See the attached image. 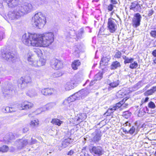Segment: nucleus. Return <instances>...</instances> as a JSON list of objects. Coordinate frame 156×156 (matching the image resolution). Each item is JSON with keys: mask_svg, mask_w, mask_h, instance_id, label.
I'll list each match as a JSON object with an SVG mask.
<instances>
[{"mask_svg": "<svg viewBox=\"0 0 156 156\" xmlns=\"http://www.w3.org/2000/svg\"><path fill=\"white\" fill-rule=\"evenodd\" d=\"M22 41L26 45L36 47H45L51 44L54 41V35L52 32L43 34H25Z\"/></svg>", "mask_w": 156, "mask_h": 156, "instance_id": "f257e3e1", "label": "nucleus"}, {"mask_svg": "<svg viewBox=\"0 0 156 156\" xmlns=\"http://www.w3.org/2000/svg\"><path fill=\"white\" fill-rule=\"evenodd\" d=\"M32 21L34 25L39 29L44 27L46 23V18L41 12L35 14L32 18Z\"/></svg>", "mask_w": 156, "mask_h": 156, "instance_id": "f03ea898", "label": "nucleus"}, {"mask_svg": "<svg viewBox=\"0 0 156 156\" xmlns=\"http://www.w3.org/2000/svg\"><path fill=\"white\" fill-rule=\"evenodd\" d=\"M113 20L112 18H109L107 22V27L111 33L115 32L117 28V25Z\"/></svg>", "mask_w": 156, "mask_h": 156, "instance_id": "7ed1b4c3", "label": "nucleus"}, {"mask_svg": "<svg viewBox=\"0 0 156 156\" xmlns=\"http://www.w3.org/2000/svg\"><path fill=\"white\" fill-rule=\"evenodd\" d=\"M16 144H17L18 148L21 149L26 145H29L28 140L24 138L18 139L16 140Z\"/></svg>", "mask_w": 156, "mask_h": 156, "instance_id": "20e7f679", "label": "nucleus"}, {"mask_svg": "<svg viewBox=\"0 0 156 156\" xmlns=\"http://www.w3.org/2000/svg\"><path fill=\"white\" fill-rule=\"evenodd\" d=\"M102 148L100 146H93L90 150L92 154L98 155V156L101 155L104 153Z\"/></svg>", "mask_w": 156, "mask_h": 156, "instance_id": "39448f33", "label": "nucleus"}, {"mask_svg": "<svg viewBox=\"0 0 156 156\" xmlns=\"http://www.w3.org/2000/svg\"><path fill=\"white\" fill-rule=\"evenodd\" d=\"M33 106V104L30 102L25 101L21 104L18 105V108L21 110H26L31 108Z\"/></svg>", "mask_w": 156, "mask_h": 156, "instance_id": "423d86ee", "label": "nucleus"}, {"mask_svg": "<svg viewBox=\"0 0 156 156\" xmlns=\"http://www.w3.org/2000/svg\"><path fill=\"white\" fill-rule=\"evenodd\" d=\"M134 16L136 18V19L133 20L132 25L134 27L136 28L140 25L141 16L138 13H136Z\"/></svg>", "mask_w": 156, "mask_h": 156, "instance_id": "0eeeda50", "label": "nucleus"}, {"mask_svg": "<svg viewBox=\"0 0 156 156\" xmlns=\"http://www.w3.org/2000/svg\"><path fill=\"white\" fill-rule=\"evenodd\" d=\"M93 137L92 140L95 143L98 142L101 139V132L100 131L97 130L92 134Z\"/></svg>", "mask_w": 156, "mask_h": 156, "instance_id": "6e6552de", "label": "nucleus"}, {"mask_svg": "<svg viewBox=\"0 0 156 156\" xmlns=\"http://www.w3.org/2000/svg\"><path fill=\"white\" fill-rule=\"evenodd\" d=\"M55 91V90L54 88L48 87L42 89L41 93L45 96L51 95Z\"/></svg>", "mask_w": 156, "mask_h": 156, "instance_id": "1a4fd4ad", "label": "nucleus"}, {"mask_svg": "<svg viewBox=\"0 0 156 156\" xmlns=\"http://www.w3.org/2000/svg\"><path fill=\"white\" fill-rule=\"evenodd\" d=\"M140 8L139 4L136 1L131 2L129 6V9L133 10L135 12L138 11Z\"/></svg>", "mask_w": 156, "mask_h": 156, "instance_id": "9d476101", "label": "nucleus"}, {"mask_svg": "<svg viewBox=\"0 0 156 156\" xmlns=\"http://www.w3.org/2000/svg\"><path fill=\"white\" fill-rule=\"evenodd\" d=\"M0 56L2 58L4 59L7 61L10 59H12L14 57L12 55V53L10 52L5 53L2 52Z\"/></svg>", "mask_w": 156, "mask_h": 156, "instance_id": "9b49d317", "label": "nucleus"}, {"mask_svg": "<svg viewBox=\"0 0 156 156\" xmlns=\"http://www.w3.org/2000/svg\"><path fill=\"white\" fill-rule=\"evenodd\" d=\"M21 10L25 12L30 11L33 8L32 4L30 3H25L21 7Z\"/></svg>", "mask_w": 156, "mask_h": 156, "instance_id": "f8f14e48", "label": "nucleus"}, {"mask_svg": "<svg viewBox=\"0 0 156 156\" xmlns=\"http://www.w3.org/2000/svg\"><path fill=\"white\" fill-rule=\"evenodd\" d=\"M62 65L61 61L56 59L55 60L54 63L52 64V66L54 69L58 70L62 67Z\"/></svg>", "mask_w": 156, "mask_h": 156, "instance_id": "ddd939ff", "label": "nucleus"}, {"mask_svg": "<svg viewBox=\"0 0 156 156\" xmlns=\"http://www.w3.org/2000/svg\"><path fill=\"white\" fill-rule=\"evenodd\" d=\"M80 61L79 59L75 60L72 63L71 66L74 70H76L78 69V67L81 65Z\"/></svg>", "mask_w": 156, "mask_h": 156, "instance_id": "4468645a", "label": "nucleus"}, {"mask_svg": "<svg viewBox=\"0 0 156 156\" xmlns=\"http://www.w3.org/2000/svg\"><path fill=\"white\" fill-rule=\"evenodd\" d=\"M19 0H9L7 4L9 8H13L17 5Z\"/></svg>", "mask_w": 156, "mask_h": 156, "instance_id": "2eb2a0df", "label": "nucleus"}, {"mask_svg": "<svg viewBox=\"0 0 156 156\" xmlns=\"http://www.w3.org/2000/svg\"><path fill=\"white\" fill-rule=\"evenodd\" d=\"M72 142V140L71 139L68 138L66 139L62 142V147L63 148H65L68 146Z\"/></svg>", "mask_w": 156, "mask_h": 156, "instance_id": "dca6fc26", "label": "nucleus"}, {"mask_svg": "<svg viewBox=\"0 0 156 156\" xmlns=\"http://www.w3.org/2000/svg\"><path fill=\"white\" fill-rule=\"evenodd\" d=\"M109 61V58L107 56H103L100 61V64L102 66H105L108 64Z\"/></svg>", "mask_w": 156, "mask_h": 156, "instance_id": "f3484780", "label": "nucleus"}, {"mask_svg": "<svg viewBox=\"0 0 156 156\" xmlns=\"http://www.w3.org/2000/svg\"><path fill=\"white\" fill-rule=\"evenodd\" d=\"M112 69H115L121 66L120 63L118 61L113 62L111 66Z\"/></svg>", "mask_w": 156, "mask_h": 156, "instance_id": "a211bd4d", "label": "nucleus"}, {"mask_svg": "<svg viewBox=\"0 0 156 156\" xmlns=\"http://www.w3.org/2000/svg\"><path fill=\"white\" fill-rule=\"evenodd\" d=\"M51 122L53 124L60 126L63 122L57 119H53Z\"/></svg>", "mask_w": 156, "mask_h": 156, "instance_id": "6ab92c4d", "label": "nucleus"}, {"mask_svg": "<svg viewBox=\"0 0 156 156\" xmlns=\"http://www.w3.org/2000/svg\"><path fill=\"white\" fill-rule=\"evenodd\" d=\"M122 58L124 59V63L125 64L131 63L133 62L134 60V59L133 58H129L126 56L124 55L122 57Z\"/></svg>", "mask_w": 156, "mask_h": 156, "instance_id": "aec40b11", "label": "nucleus"}, {"mask_svg": "<svg viewBox=\"0 0 156 156\" xmlns=\"http://www.w3.org/2000/svg\"><path fill=\"white\" fill-rule=\"evenodd\" d=\"M39 124V121L37 119L32 120L30 123L31 126L34 127H37Z\"/></svg>", "mask_w": 156, "mask_h": 156, "instance_id": "412c9836", "label": "nucleus"}, {"mask_svg": "<svg viewBox=\"0 0 156 156\" xmlns=\"http://www.w3.org/2000/svg\"><path fill=\"white\" fill-rule=\"evenodd\" d=\"M119 84V83L118 82V81H113L112 83H111L109 84V85L110 87L109 88H114L117 87Z\"/></svg>", "mask_w": 156, "mask_h": 156, "instance_id": "4be33fe9", "label": "nucleus"}, {"mask_svg": "<svg viewBox=\"0 0 156 156\" xmlns=\"http://www.w3.org/2000/svg\"><path fill=\"white\" fill-rule=\"evenodd\" d=\"M52 107L51 106V104H48L45 107H44L43 108H41L37 110V111H38L40 110L41 112L45 111V110H48L50 109V108H51Z\"/></svg>", "mask_w": 156, "mask_h": 156, "instance_id": "5701e85b", "label": "nucleus"}, {"mask_svg": "<svg viewBox=\"0 0 156 156\" xmlns=\"http://www.w3.org/2000/svg\"><path fill=\"white\" fill-rule=\"evenodd\" d=\"M131 114V113L129 111H126L123 112L122 116L125 118L127 119L130 116Z\"/></svg>", "mask_w": 156, "mask_h": 156, "instance_id": "b1692460", "label": "nucleus"}, {"mask_svg": "<svg viewBox=\"0 0 156 156\" xmlns=\"http://www.w3.org/2000/svg\"><path fill=\"white\" fill-rule=\"evenodd\" d=\"M9 150V147L6 145H3L0 147V152L2 153L7 152Z\"/></svg>", "mask_w": 156, "mask_h": 156, "instance_id": "393cba45", "label": "nucleus"}, {"mask_svg": "<svg viewBox=\"0 0 156 156\" xmlns=\"http://www.w3.org/2000/svg\"><path fill=\"white\" fill-rule=\"evenodd\" d=\"M150 34L151 37L156 38V28L153 29V30L151 31Z\"/></svg>", "mask_w": 156, "mask_h": 156, "instance_id": "a878e982", "label": "nucleus"}, {"mask_svg": "<svg viewBox=\"0 0 156 156\" xmlns=\"http://www.w3.org/2000/svg\"><path fill=\"white\" fill-rule=\"evenodd\" d=\"M138 66V64L136 61L134 62L133 63H131L129 66V67L132 69H136Z\"/></svg>", "mask_w": 156, "mask_h": 156, "instance_id": "bb28decb", "label": "nucleus"}, {"mask_svg": "<svg viewBox=\"0 0 156 156\" xmlns=\"http://www.w3.org/2000/svg\"><path fill=\"white\" fill-rule=\"evenodd\" d=\"M31 78L28 77L22 80V83L21 84L23 83H28L31 82Z\"/></svg>", "mask_w": 156, "mask_h": 156, "instance_id": "cd10ccee", "label": "nucleus"}, {"mask_svg": "<svg viewBox=\"0 0 156 156\" xmlns=\"http://www.w3.org/2000/svg\"><path fill=\"white\" fill-rule=\"evenodd\" d=\"M10 107H4L2 109V111L4 113L10 112H12V110H10Z\"/></svg>", "mask_w": 156, "mask_h": 156, "instance_id": "c85d7f7f", "label": "nucleus"}, {"mask_svg": "<svg viewBox=\"0 0 156 156\" xmlns=\"http://www.w3.org/2000/svg\"><path fill=\"white\" fill-rule=\"evenodd\" d=\"M62 74L63 73L62 72L58 70L54 73L53 76L55 77H59L61 76Z\"/></svg>", "mask_w": 156, "mask_h": 156, "instance_id": "c756f323", "label": "nucleus"}, {"mask_svg": "<svg viewBox=\"0 0 156 156\" xmlns=\"http://www.w3.org/2000/svg\"><path fill=\"white\" fill-rule=\"evenodd\" d=\"M122 56V53L121 52L118 50L115 53L114 57L116 58H120Z\"/></svg>", "mask_w": 156, "mask_h": 156, "instance_id": "7c9ffc66", "label": "nucleus"}, {"mask_svg": "<svg viewBox=\"0 0 156 156\" xmlns=\"http://www.w3.org/2000/svg\"><path fill=\"white\" fill-rule=\"evenodd\" d=\"M83 114H81V115L79 114V116L77 118V121L79 123L80 122L83 121L84 120V117L82 116ZM83 115H84V114H83Z\"/></svg>", "mask_w": 156, "mask_h": 156, "instance_id": "2f4dec72", "label": "nucleus"}, {"mask_svg": "<svg viewBox=\"0 0 156 156\" xmlns=\"http://www.w3.org/2000/svg\"><path fill=\"white\" fill-rule=\"evenodd\" d=\"M124 99H125V98H124L122 101H120V102H119V103H117L115 105V107H116L117 108V109H118V108H119L121 106H122V104H123V102L124 101Z\"/></svg>", "mask_w": 156, "mask_h": 156, "instance_id": "473e14b6", "label": "nucleus"}, {"mask_svg": "<svg viewBox=\"0 0 156 156\" xmlns=\"http://www.w3.org/2000/svg\"><path fill=\"white\" fill-rule=\"evenodd\" d=\"M115 7L114 5L112 4H109L107 7V9L108 12L112 11Z\"/></svg>", "mask_w": 156, "mask_h": 156, "instance_id": "72a5a7b5", "label": "nucleus"}, {"mask_svg": "<svg viewBox=\"0 0 156 156\" xmlns=\"http://www.w3.org/2000/svg\"><path fill=\"white\" fill-rule=\"evenodd\" d=\"M37 142V140L33 139V138H31L30 140H28L29 145H32L36 144Z\"/></svg>", "mask_w": 156, "mask_h": 156, "instance_id": "f704fd0d", "label": "nucleus"}, {"mask_svg": "<svg viewBox=\"0 0 156 156\" xmlns=\"http://www.w3.org/2000/svg\"><path fill=\"white\" fill-rule=\"evenodd\" d=\"M145 114L143 108H141L139 111L138 113V116L140 117L144 115Z\"/></svg>", "mask_w": 156, "mask_h": 156, "instance_id": "c9c22d12", "label": "nucleus"}, {"mask_svg": "<svg viewBox=\"0 0 156 156\" xmlns=\"http://www.w3.org/2000/svg\"><path fill=\"white\" fill-rule=\"evenodd\" d=\"M148 106L151 108L154 109L155 107V105L153 102L151 101L148 104Z\"/></svg>", "mask_w": 156, "mask_h": 156, "instance_id": "e433bc0d", "label": "nucleus"}, {"mask_svg": "<svg viewBox=\"0 0 156 156\" xmlns=\"http://www.w3.org/2000/svg\"><path fill=\"white\" fill-rule=\"evenodd\" d=\"M135 130L136 128L135 127L133 126L128 131V132L129 134L132 135L135 132Z\"/></svg>", "mask_w": 156, "mask_h": 156, "instance_id": "4c0bfd02", "label": "nucleus"}, {"mask_svg": "<svg viewBox=\"0 0 156 156\" xmlns=\"http://www.w3.org/2000/svg\"><path fill=\"white\" fill-rule=\"evenodd\" d=\"M153 94L152 92L150 90V89L146 91L144 93V95L145 96L151 95H152Z\"/></svg>", "mask_w": 156, "mask_h": 156, "instance_id": "58836bf2", "label": "nucleus"}, {"mask_svg": "<svg viewBox=\"0 0 156 156\" xmlns=\"http://www.w3.org/2000/svg\"><path fill=\"white\" fill-rule=\"evenodd\" d=\"M75 100H76L75 98H67L65 100V102H67L69 103Z\"/></svg>", "mask_w": 156, "mask_h": 156, "instance_id": "ea45409f", "label": "nucleus"}, {"mask_svg": "<svg viewBox=\"0 0 156 156\" xmlns=\"http://www.w3.org/2000/svg\"><path fill=\"white\" fill-rule=\"evenodd\" d=\"M81 93L80 92H77L73 94L72 96H74L75 98H79L80 96Z\"/></svg>", "mask_w": 156, "mask_h": 156, "instance_id": "a19ab883", "label": "nucleus"}, {"mask_svg": "<svg viewBox=\"0 0 156 156\" xmlns=\"http://www.w3.org/2000/svg\"><path fill=\"white\" fill-rule=\"evenodd\" d=\"M38 63L39 64H41V65L40 66H42L44 65L45 64V60H40L38 62Z\"/></svg>", "mask_w": 156, "mask_h": 156, "instance_id": "79ce46f5", "label": "nucleus"}, {"mask_svg": "<svg viewBox=\"0 0 156 156\" xmlns=\"http://www.w3.org/2000/svg\"><path fill=\"white\" fill-rule=\"evenodd\" d=\"M150 90L153 94H154L156 91V86H153Z\"/></svg>", "mask_w": 156, "mask_h": 156, "instance_id": "37998d69", "label": "nucleus"}, {"mask_svg": "<svg viewBox=\"0 0 156 156\" xmlns=\"http://www.w3.org/2000/svg\"><path fill=\"white\" fill-rule=\"evenodd\" d=\"M113 113L112 111L111 110H109L108 109L107 111L105 114H107V116L111 115L112 113Z\"/></svg>", "mask_w": 156, "mask_h": 156, "instance_id": "c03bdc74", "label": "nucleus"}, {"mask_svg": "<svg viewBox=\"0 0 156 156\" xmlns=\"http://www.w3.org/2000/svg\"><path fill=\"white\" fill-rule=\"evenodd\" d=\"M110 2L111 3V4H112L113 5L117 4L118 3L116 0H110Z\"/></svg>", "mask_w": 156, "mask_h": 156, "instance_id": "a18cd8bd", "label": "nucleus"}, {"mask_svg": "<svg viewBox=\"0 0 156 156\" xmlns=\"http://www.w3.org/2000/svg\"><path fill=\"white\" fill-rule=\"evenodd\" d=\"M127 100L126 98L124 99V101L123 102V104L122 105V106L124 107H126V106L128 105V104L125 103L126 101Z\"/></svg>", "mask_w": 156, "mask_h": 156, "instance_id": "49530a36", "label": "nucleus"}, {"mask_svg": "<svg viewBox=\"0 0 156 156\" xmlns=\"http://www.w3.org/2000/svg\"><path fill=\"white\" fill-rule=\"evenodd\" d=\"M118 93L119 95H121L122 96L120 98H123L124 95H125V94L124 92H123L121 90L119 91Z\"/></svg>", "mask_w": 156, "mask_h": 156, "instance_id": "de8ad7c7", "label": "nucleus"}, {"mask_svg": "<svg viewBox=\"0 0 156 156\" xmlns=\"http://www.w3.org/2000/svg\"><path fill=\"white\" fill-rule=\"evenodd\" d=\"M143 109L144 111V113H149V111L148 109V108L147 107H145L144 108H143Z\"/></svg>", "mask_w": 156, "mask_h": 156, "instance_id": "09e8293b", "label": "nucleus"}, {"mask_svg": "<svg viewBox=\"0 0 156 156\" xmlns=\"http://www.w3.org/2000/svg\"><path fill=\"white\" fill-rule=\"evenodd\" d=\"M108 109L109 110H111L113 112L115 110L117 109V108H116V107H115V106H114L112 108H109Z\"/></svg>", "mask_w": 156, "mask_h": 156, "instance_id": "8fccbe9b", "label": "nucleus"}, {"mask_svg": "<svg viewBox=\"0 0 156 156\" xmlns=\"http://www.w3.org/2000/svg\"><path fill=\"white\" fill-rule=\"evenodd\" d=\"M154 11H153L151 9L149 11L148 13V15L149 16H151L152 15Z\"/></svg>", "mask_w": 156, "mask_h": 156, "instance_id": "3c124183", "label": "nucleus"}, {"mask_svg": "<svg viewBox=\"0 0 156 156\" xmlns=\"http://www.w3.org/2000/svg\"><path fill=\"white\" fill-rule=\"evenodd\" d=\"M149 98H145V99H143L141 100V102L142 103H145L147 102L148 101Z\"/></svg>", "mask_w": 156, "mask_h": 156, "instance_id": "603ef678", "label": "nucleus"}, {"mask_svg": "<svg viewBox=\"0 0 156 156\" xmlns=\"http://www.w3.org/2000/svg\"><path fill=\"white\" fill-rule=\"evenodd\" d=\"M10 109H11L10 110H13V111L12 112H15L17 110V109L16 108H14V107H10Z\"/></svg>", "mask_w": 156, "mask_h": 156, "instance_id": "864d4df0", "label": "nucleus"}, {"mask_svg": "<svg viewBox=\"0 0 156 156\" xmlns=\"http://www.w3.org/2000/svg\"><path fill=\"white\" fill-rule=\"evenodd\" d=\"M152 54L154 57H156V49L153 51Z\"/></svg>", "mask_w": 156, "mask_h": 156, "instance_id": "5fc2aeb1", "label": "nucleus"}, {"mask_svg": "<svg viewBox=\"0 0 156 156\" xmlns=\"http://www.w3.org/2000/svg\"><path fill=\"white\" fill-rule=\"evenodd\" d=\"M28 130V128L25 127L23 129V131L24 133H25L27 132Z\"/></svg>", "mask_w": 156, "mask_h": 156, "instance_id": "6e6d98bb", "label": "nucleus"}, {"mask_svg": "<svg viewBox=\"0 0 156 156\" xmlns=\"http://www.w3.org/2000/svg\"><path fill=\"white\" fill-rule=\"evenodd\" d=\"M124 126H130V124L128 122H127L125 123L124 124H123Z\"/></svg>", "mask_w": 156, "mask_h": 156, "instance_id": "4d7b16f0", "label": "nucleus"}, {"mask_svg": "<svg viewBox=\"0 0 156 156\" xmlns=\"http://www.w3.org/2000/svg\"><path fill=\"white\" fill-rule=\"evenodd\" d=\"M73 153H74L73 151V150H71L67 154L68 155H71L73 154Z\"/></svg>", "mask_w": 156, "mask_h": 156, "instance_id": "13d9d810", "label": "nucleus"}, {"mask_svg": "<svg viewBox=\"0 0 156 156\" xmlns=\"http://www.w3.org/2000/svg\"><path fill=\"white\" fill-rule=\"evenodd\" d=\"M80 156H91L88 154H80Z\"/></svg>", "mask_w": 156, "mask_h": 156, "instance_id": "bf43d9fd", "label": "nucleus"}, {"mask_svg": "<svg viewBox=\"0 0 156 156\" xmlns=\"http://www.w3.org/2000/svg\"><path fill=\"white\" fill-rule=\"evenodd\" d=\"M123 131L125 134L129 133L128 131H127L126 129H123Z\"/></svg>", "mask_w": 156, "mask_h": 156, "instance_id": "052dcab7", "label": "nucleus"}, {"mask_svg": "<svg viewBox=\"0 0 156 156\" xmlns=\"http://www.w3.org/2000/svg\"><path fill=\"white\" fill-rule=\"evenodd\" d=\"M9 134V135H10L12 136V137H10L9 138H8V139L9 140H12V138H13V136H12V133H10Z\"/></svg>", "mask_w": 156, "mask_h": 156, "instance_id": "680f3d73", "label": "nucleus"}, {"mask_svg": "<svg viewBox=\"0 0 156 156\" xmlns=\"http://www.w3.org/2000/svg\"><path fill=\"white\" fill-rule=\"evenodd\" d=\"M153 64H156V58H155L153 60Z\"/></svg>", "mask_w": 156, "mask_h": 156, "instance_id": "e2e57ef3", "label": "nucleus"}, {"mask_svg": "<svg viewBox=\"0 0 156 156\" xmlns=\"http://www.w3.org/2000/svg\"><path fill=\"white\" fill-rule=\"evenodd\" d=\"M114 13V11H112V12L110 13V15L111 16H112L113 13Z\"/></svg>", "mask_w": 156, "mask_h": 156, "instance_id": "0e129e2a", "label": "nucleus"}, {"mask_svg": "<svg viewBox=\"0 0 156 156\" xmlns=\"http://www.w3.org/2000/svg\"><path fill=\"white\" fill-rule=\"evenodd\" d=\"M32 116V115L31 114H30L28 115V116L29 117H31Z\"/></svg>", "mask_w": 156, "mask_h": 156, "instance_id": "69168bd1", "label": "nucleus"}, {"mask_svg": "<svg viewBox=\"0 0 156 156\" xmlns=\"http://www.w3.org/2000/svg\"><path fill=\"white\" fill-rule=\"evenodd\" d=\"M154 155L155 156H156V151H155V152L154 153Z\"/></svg>", "mask_w": 156, "mask_h": 156, "instance_id": "338daca9", "label": "nucleus"}]
</instances>
